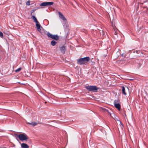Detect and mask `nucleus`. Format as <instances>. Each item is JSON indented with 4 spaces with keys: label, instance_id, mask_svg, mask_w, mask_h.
I'll return each instance as SVG.
<instances>
[{
    "label": "nucleus",
    "instance_id": "5",
    "mask_svg": "<svg viewBox=\"0 0 148 148\" xmlns=\"http://www.w3.org/2000/svg\"><path fill=\"white\" fill-rule=\"evenodd\" d=\"M53 4V2H44L40 4V6H45L52 5Z\"/></svg>",
    "mask_w": 148,
    "mask_h": 148
},
{
    "label": "nucleus",
    "instance_id": "2",
    "mask_svg": "<svg viewBox=\"0 0 148 148\" xmlns=\"http://www.w3.org/2000/svg\"><path fill=\"white\" fill-rule=\"evenodd\" d=\"M86 88L88 91L94 92H98V90L99 88L96 86H88L85 87Z\"/></svg>",
    "mask_w": 148,
    "mask_h": 148
},
{
    "label": "nucleus",
    "instance_id": "10",
    "mask_svg": "<svg viewBox=\"0 0 148 148\" xmlns=\"http://www.w3.org/2000/svg\"><path fill=\"white\" fill-rule=\"evenodd\" d=\"M36 23V28H37L39 32H40L41 30V29H40L41 25L38 22Z\"/></svg>",
    "mask_w": 148,
    "mask_h": 148
},
{
    "label": "nucleus",
    "instance_id": "12",
    "mask_svg": "<svg viewBox=\"0 0 148 148\" xmlns=\"http://www.w3.org/2000/svg\"><path fill=\"white\" fill-rule=\"evenodd\" d=\"M28 124L31 125L32 126H34L37 125V123L35 122H33L32 123H27Z\"/></svg>",
    "mask_w": 148,
    "mask_h": 148
},
{
    "label": "nucleus",
    "instance_id": "15",
    "mask_svg": "<svg viewBox=\"0 0 148 148\" xmlns=\"http://www.w3.org/2000/svg\"><path fill=\"white\" fill-rule=\"evenodd\" d=\"M101 110L103 111L104 112H109L108 110L106 109V108H101Z\"/></svg>",
    "mask_w": 148,
    "mask_h": 148
},
{
    "label": "nucleus",
    "instance_id": "9",
    "mask_svg": "<svg viewBox=\"0 0 148 148\" xmlns=\"http://www.w3.org/2000/svg\"><path fill=\"white\" fill-rule=\"evenodd\" d=\"M58 14L60 18L64 21L66 20V18L60 12H58Z\"/></svg>",
    "mask_w": 148,
    "mask_h": 148
},
{
    "label": "nucleus",
    "instance_id": "23",
    "mask_svg": "<svg viewBox=\"0 0 148 148\" xmlns=\"http://www.w3.org/2000/svg\"><path fill=\"white\" fill-rule=\"evenodd\" d=\"M138 51H136V52H137V53L138 52Z\"/></svg>",
    "mask_w": 148,
    "mask_h": 148
},
{
    "label": "nucleus",
    "instance_id": "16",
    "mask_svg": "<svg viewBox=\"0 0 148 148\" xmlns=\"http://www.w3.org/2000/svg\"><path fill=\"white\" fill-rule=\"evenodd\" d=\"M37 9H36L32 10L30 12V15H32L33 12H34V11H35Z\"/></svg>",
    "mask_w": 148,
    "mask_h": 148
},
{
    "label": "nucleus",
    "instance_id": "20",
    "mask_svg": "<svg viewBox=\"0 0 148 148\" xmlns=\"http://www.w3.org/2000/svg\"><path fill=\"white\" fill-rule=\"evenodd\" d=\"M119 121L120 122V124L123 127V124L121 122V121L120 120H119Z\"/></svg>",
    "mask_w": 148,
    "mask_h": 148
},
{
    "label": "nucleus",
    "instance_id": "8",
    "mask_svg": "<svg viewBox=\"0 0 148 148\" xmlns=\"http://www.w3.org/2000/svg\"><path fill=\"white\" fill-rule=\"evenodd\" d=\"M60 50L62 53L64 54L66 50V47L62 46L60 47Z\"/></svg>",
    "mask_w": 148,
    "mask_h": 148
},
{
    "label": "nucleus",
    "instance_id": "4",
    "mask_svg": "<svg viewBox=\"0 0 148 148\" xmlns=\"http://www.w3.org/2000/svg\"><path fill=\"white\" fill-rule=\"evenodd\" d=\"M47 34L49 37H50L54 40H57L59 39V37L57 35H52L49 32L47 33Z\"/></svg>",
    "mask_w": 148,
    "mask_h": 148
},
{
    "label": "nucleus",
    "instance_id": "13",
    "mask_svg": "<svg viewBox=\"0 0 148 148\" xmlns=\"http://www.w3.org/2000/svg\"><path fill=\"white\" fill-rule=\"evenodd\" d=\"M57 42L54 40H52L51 42V45L53 46L57 44Z\"/></svg>",
    "mask_w": 148,
    "mask_h": 148
},
{
    "label": "nucleus",
    "instance_id": "1",
    "mask_svg": "<svg viewBox=\"0 0 148 148\" xmlns=\"http://www.w3.org/2000/svg\"><path fill=\"white\" fill-rule=\"evenodd\" d=\"M90 59V58L88 56L80 58L77 60V63L80 65L85 64L89 62Z\"/></svg>",
    "mask_w": 148,
    "mask_h": 148
},
{
    "label": "nucleus",
    "instance_id": "7",
    "mask_svg": "<svg viewBox=\"0 0 148 148\" xmlns=\"http://www.w3.org/2000/svg\"><path fill=\"white\" fill-rule=\"evenodd\" d=\"M121 88L122 89V93L124 95H127V93L126 92V90L128 89L127 87H126V88L123 86H121Z\"/></svg>",
    "mask_w": 148,
    "mask_h": 148
},
{
    "label": "nucleus",
    "instance_id": "21",
    "mask_svg": "<svg viewBox=\"0 0 148 148\" xmlns=\"http://www.w3.org/2000/svg\"><path fill=\"white\" fill-rule=\"evenodd\" d=\"M130 80H133V79H130Z\"/></svg>",
    "mask_w": 148,
    "mask_h": 148
},
{
    "label": "nucleus",
    "instance_id": "14",
    "mask_svg": "<svg viewBox=\"0 0 148 148\" xmlns=\"http://www.w3.org/2000/svg\"><path fill=\"white\" fill-rule=\"evenodd\" d=\"M31 18L34 21V22L36 23L38 22V21H37L36 18L33 15L32 16Z\"/></svg>",
    "mask_w": 148,
    "mask_h": 148
},
{
    "label": "nucleus",
    "instance_id": "22",
    "mask_svg": "<svg viewBox=\"0 0 148 148\" xmlns=\"http://www.w3.org/2000/svg\"><path fill=\"white\" fill-rule=\"evenodd\" d=\"M102 32H103H103H103V31H102Z\"/></svg>",
    "mask_w": 148,
    "mask_h": 148
},
{
    "label": "nucleus",
    "instance_id": "3",
    "mask_svg": "<svg viewBox=\"0 0 148 148\" xmlns=\"http://www.w3.org/2000/svg\"><path fill=\"white\" fill-rule=\"evenodd\" d=\"M14 135L17 136L20 140L21 141L27 140L29 138L26 134H21L18 135L16 134H14Z\"/></svg>",
    "mask_w": 148,
    "mask_h": 148
},
{
    "label": "nucleus",
    "instance_id": "18",
    "mask_svg": "<svg viewBox=\"0 0 148 148\" xmlns=\"http://www.w3.org/2000/svg\"><path fill=\"white\" fill-rule=\"evenodd\" d=\"M0 37L1 38H3V33L0 31Z\"/></svg>",
    "mask_w": 148,
    "mask_h": 148
},
{
    "label": "nucleus",
    "instance_id": "6",
    "mask_svg": "<svg viewBox=\"0 0 148 148\" xmlns=\"http://www.w3.org/2000/svg\"><path fill=\"white\" fill-rule=\"evenodd\" d=\"M117 100H115L114 102V105L115 107L117 108L119 111H120L121 107V105L119 103H117Z\"/></svg>",
    "mask_w": 148,
    "mask_h": 148
},
{
    "label": "nucleus",
    "instance_id": "11",
    "mask_svg": "<svg viewBox=\"0 0 148 148\" xmlns=\"http://www.w3.org/2000/svg\"><path fill=\"white\" fill-rule=\"evenodd\" d=\"M21 147L23 148H29L28 145L27 144L24 143L22 144Z\"/></svg>",
    "mask_w": 148,
    "mask_h": 148
},
{
    "label": "nucleus",
    "instance_id": "19",
    "mask_svg": "<svg viewBox=\"0 0 148 148\" xmlns=\"http://www.w3.org/2000/svg\"><path fill=\"white\" fill-rule=\"evenodd\" d=\"M30 1H28L27 2L26 4L27 5H30Z\"/></svg>",
    "mask_w": 148,
    "mask_h": 148
},
{
    "label": "nucleus",
    "instance_id": "17",
    "mask_svg": "<svg viewBox=\"0 0 148 148\" xmlns=\"http://www.w3.org/2000/svg\"><path fill=\"white\" fill-rule=\"evenodd\" d=\"M22 69L21 68H19L15 71L16 72H18L21 71Z\"/></svg>",
    "mask_w": 148,
    "mask_h": 148
}]
</instances>
